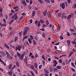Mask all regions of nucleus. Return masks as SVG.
I'll list each match as a JSON object with an SVG mask.
<instances>
[{"mask_svg":"<svg viewBox=\"0 0 76 76\" xmlns=\"http://www.w3.org/2000/svg\"><path fill=\"white\" fill-rule=\"evenodd\" d=\"M30 67L31 69H32V70H35V68H34V66L31 65L30 66Z\"/></svg>","mask_w":76,"mask_h":76,"instance_id":"412c9836","label":"nucleus"},{"mask_svg":"<svg viewBox=\"0 0 76 76\" xmlns=\"http://www.w3.org/2000/svg\"><path fill=\"white\" fill-rule=\"evenodd\" d=\"M28 61V58L27 57H26L24 59V62H26Z\"/></svg>","mask_w":76,"mask_h":76,"instance_id":"a878e982","label":"nucleus"},{"mask_svg":"<svg viewBox=\"0 0 76 76\" xmlns=\"http://www.w3.org/2000/svg\"><path fill=\"white\" fill-rule=\"evenodd\" d=\"M66 42L68 45H70V40H67L66 41Z\"/></svg>","mask_w":76,"mask_h":76,"instance_id":"473e14b6","label":"nucleus"},{"mask_svg":"<svg viewBox=\"0 0 76 76\" xmlns=\"http://www.w3.org/2000/svg\"><path fill=\"white\" fill-rule=\"evenodd\" d=\"M22 4H24L25 6H26V5H27V4L26 3V2H25V1L24 0L23 1H22Z\"/></svg>","mask_w":76,"mask_h":76,"instance_id":"6e6552de","label":"nucleus"},{"mask_svg":"<svg viewBox=\"0 0 76 76\" xmlns=\"http://www.w3.org/2000/svg\"><path fill=\"white\" fill-rule=\"evenodd\" d=\"M73 51V52H74V53H75V52H76V49L74 48L73 50H72Z\"/></svg>","mask_w":76,"mask_h":76,"instance_id":"680f3d73","label":"nucleus"},{"mask_svg":"<svg viewBox=\"0 0 76 76\" xmlns=\"http://www.w3.org/2000/svg\"><path fill=\"white\" fill-rule=\"evenodd\" d=\"M21 15L25 16V13H23L21 14Z\"/></svg>","mask_w":76,"mask_h":76,"instance_id":"774afa93","label":"nucleus"},{"mask_svg":"<svg viewBox=\"0 0 76 76\" xmlns=\"http://www.w3.org/2000/svg\"><path fill=\"white\" fill-rule=\"evenodd\" d=\"M45 61L43 60L42 61V64L44 66H45Z\"/></svg>","mask_w":76,"mask_h":76,"instance_id":"6e6d98bb","label":"nucleus"},{"mask_svg":"<svg viewBox=\"0 0 76 76\" xmlns=\"http://www.w3.org/2000/svg\"><path fill=\"white\" fill-rule=\"evenodd\" d=\"M71 65L73 67H74L75 68H76V66L75 65V64L73 62H71Z\"/></svg>","mask_w":76,"mask_h":76,"instance_id":"aec40b11","label":"nucleus"},{"mask_svg":"<svg viewBox=\"0 0 76 76\" xmlns=\"http://www.w3.org/2000/svg\"><path fill=\"white\" fill-rule=\"evenodd\" d=\"M17 55L18 56V57H20V55H21V54H20V53H19V52H17Z\"/></svg>","mask_w":76,"mask_h":76,"instance_id":"c9c22d12","label":"nucleus"},{"mask_svg":"<svg viewBox=\"0 0 76 76\" xmlns=\"http://www.w3.org/2000/svg\"><path fill=\"white\" fill-rule=\"evenodd\" d=\"M42 65H39V69H42Z\"/></svg>","mask_w":76,"mask_h":76,"instance_id":"a19ab883","label":"nucleus"},{"mask_svg":"<svg viewBox=\"0 0 76 76\" xmlns=\"http://www.w3.org/2000/svg\"><path fill=\"white\" fill-rule=\"evenodd\" d=\"M12 67V64H10L9 66V69H10Z\"/></svg>","mask_w":76,"mask_h":76,"instance_id":"bb28decb","label":"nucleus"},{"mask_svg":"<svg viewBox=\"0 0 76 76\" xmlns=\"http://www.w3.org/2000/svg\"><path fill=\"white\" fill-rule=\"evenodd\" d=\"M25 55V54L24 53H23L22 55H21L20 56L19 58L20 60H23V57H24V56Z\"/></svg>","mask_w":76,"mask_h":76,"instance_id":"20e7f679","label":"nucleus"},{"mask_svg":"<svg viewBox=\"0 0 76 76\" xmlns=\"http://www.w3.org/2000/svg\"><path fill=\"white\" fill-rule=\"evenodd\" d=\"M40 25H41V23H40V21H39L37 23V26L39 27L40 26Z\"/></svg>","mask_w":76,"mask_h":76,"instance_id":"f704fd0d","label":"nucleus"},{"mask_svg":"<svg viewBox=\"0 0 76 76\" xmlns=\"http://www.w3.org/2000/svg\"><path fill=\"white\" fill-rule=\"evenodd\" d=\"M43 28H45L47 27V25H45V24H43Z\"/></svg>","mask_w":76,"mask_h":76,"instance_id":"e2e57ef3","label":"nucleus"},{"mask_svg":"<svg viewBox=\"0 0 76 76\" xmlns=\"http://www.w3.org/2000/svg\"><path fill=\"white\" fill-rule=\"evenodd\" d=\"M44 72L46 74H48V70H47V69H44Z\"/></svg>","mask_w":76,"mask_h":76,"instance_id":"9d476101","label":"nucleus"},{"mask_svg":"<svg viewBox=\"0 0 76 76\" xmlns=\"http://www.w3.org/2000/svg\"><path fill=\"white\" fill-rule=\"evenodd\" d=\"M11 18H12V19H13V18H15V20H17V18H18V17L17 16V14H15L14 15H13L11 17Z\"/></svg>","mask_w":76,"mask_h":76,"instance_id":"f03ea898","label":"nucleus"},{"mask_svg":"<svg viewBox=\"0 0 76 76\" xmlns=\"http://www.w3.org/2000/svg\"><path fill=\"white\" fill-rule=\"evenodd\" d=\"M15 67H16V65H14L12 68L11 70H13V69H15Z\"/></svg>","mask_w":76,"mask_h":76,"instance_id":"4d7b16f0","label":"nucleus"},{"mask_svg":"<svg viewBox=\"0 0 76 76\" xmlns=\"http://www.w3.org/2000/svg\"><path fill=\"white\" fill-rule=\"evenodd\" d=\"M72 18V15H69L67 16V19L69 20V19H70Z\"/></svg>","mask_w":76,"mask_h":76,"instance_id":"2eb2a0df","label":"nucleus"},{"mask_svg":"<svg viewBox=\"0 0 76 76\" xmlns=\"http://www.w3.org/2000/svg\"><path fill=\"white\" fill-rule=\"evenodd\" d=\"M71 42L72 44H76V42L74 41H72Z\"/></svg>","mask_w":76,"mask_h":76,"instance_id":"8fccbe9b","label":"nucleus"},{"mask_svg":"<svg viewBox=\"0 0 76 76\" xmlns=\"http://www.w3.org/2000/svg\"><path fill=\"white\" fill-rule=\"evenodd\" d=\"M38 23V21L37 20H36L35 21V24L36 25H37V23Z\"/></svg>","mask_w":76,"mask_h":76,"instance_id":"864d4df0","label":"nucleus"},{"mask_svg":"<svg viewBox=\"0 0 76 76\" xmlns=\"http://www.w3.org/2000/svg\"><path fill=\"white\" fill-rule=\"evenodd\" d=\"M48 60L49 61H51V59L50 58H48Z\"/></svg>","mask_w":76,"mask_h":76,"instance_id":"338daca9","label":"nucleus"},{"mask_svg":"<svg viewBox=\"0 0 76 76\" xmlns=\"http://www.w3.org/2000/svg\"><path fill=\"white\" fill-rule=\"evenodd\" d=\"M30 38H31V39H32V40L34 39V37H33V36L31 35L30 36Z\"/></svg>","mask_w":76,"mask_h":76,"instance_id":"3c124183","label":"nucleus"},{"mask_svg":"<svg viewBox=\"0 0 76 76\" xmlns=\"http://www.w3.org/2000/svg\"><path fill=\"white\" fill-rule=\"evenodd\" d=\"M12 72H13V71L12 70H11L10 71L8 72V73L10 75V76H12Z\"/></svg>","mask_w":76,"mask_h":76,"instance_id":"423d86ee","label":"nucleus"},{"mask_svg":"<svg viewBox=\"0 0 76 76\" xmlns=\"http://www.w3.org/2000/svg\"><path fill=\"white\" fill-rule=\"evenodd\" d=\"M18 37H15L14 41L15 42H16V41L18 40Z\"/></svg>","mask_w":76,"mask_h":76,"instance_id":"cd10ccee","label":"nucleus"},{"mask_svg":"<svg viewBox=\"0 0 76 76\" xmlns=\"http://www.w3.org/2000/svg\"><path fill=\"white\" fill-rule=\"evenodd\" d=\"M59 38H60V39H63L64 38H63V37H62V36H60L59 37Z\"/></svg>","mask_w":76,"mask_h":76,"instance_id":"de8ad7c7","label":"nucleus"},{"mask_svg":"<svg viewBox=\"0 0 76 76\" xmlns=\"http://www.w3.org/2000/svg\"><path fill=\"white\" fill-rule=\"evenodd\" d=\"M59 62L60 63H62V62H63V61H62V60L61 59H59Z\"/></svg>","mask_w":76,"mask_h":76,"instance_id":"09e8293b","label":"nucleus"},{"mask_svg":"<svg viewBox=\"0 0 76 76\" xmlns=\"http://www.w3.org/2000/svg\"><path fill=\"white\" fill-rule=\"evenodd\" d=\"M37 38H38V37H37V36H36L35 37V39L37 41H38V39Z\"/></svg>","mask_w":76,"mask_h":76,"instance_id":"5fc2aeb1","label":"nucleus"},{"mask_svg":"<svg viewBox=\"0 0 76 76\" xmlns=\"http://www.w3.org/2000/svg\"><path fill=\"white\" fill-rule=\"evenodd\" d=\"M14 21V19H13L12 20H11V21L9 23V24L10 25H11L12 23V22H13Z\"/></svg>","mask_w":76,"mask_h":76,"instance_id":"79ce46f5","label":"nucleus"},{"mask_svg":"<svg viewBox=\"0 0 76 76\" xmlns=\"http://www.w3.org/2000/svg\"><path fill=\"white\" fill-rule=\"evenodd\" d=\"M60 6L61 7L62 9H64V8H65V4L63 2L62 4H60Z\"/></svg>","mask_w":76,"mask_h":76,"instance_id":"7ed1b4c3","label":"nucleus"},{"mask_svg":"<svg viewBox=\"0 0 76 76\" xmlns=\"http://www.w3.org/2000/svg\"><path fill=\"white\" fill-rule=\"evenodd\" d=\"M33 43L34 45H36L37 44V42H35V41L34 40H33Z\"/></svg>","mask_w":76,"mask_h":76,"instance_id":"c85d7f7f","label":"nucleus"},{"mask_svg":"<svg viewBox=\"0 0 76 76\" xmlns=\"http://www.w3.org/2000/svg\"><path fill=\"white\" fill-rule=\"evenodd\" d=\"M0 25L1 28H2V26L5 27L7 26V24H6V23L2 24L1 23H0Z\"/></svg>","mask_w":76,"mask_h":76,"instance_id":"39448f33","label":"nucleus"},{"mask_svg":"<svg viewBox=\"0 0 76 76\" xmlns=\"http://www.w3.org/2000/svg\"><path fill=\"white\" fill-rule=\"evenodd\" d=\"M22 33H23V32L22 31H20V32L19 33V35L20 37H22Z\"/></svg>","mask_w":76,"mask_h":76,"instance_id":"72a5a7b5","label":"nucleus"},{"mask_svg":"<svg viewBox=\"0 0 76 76\" xmlns=\"http://www.w3.org/2000/svg\"><path fill=\"white\" fill-rule=\"evenodd\" d=\"M3 11V9L1 7H0V12L2 13Z\"/></svg>","mask_w":76,"mask_h":76,"instance_id":"37998d69","label":"nucleus"},{"mask_svg":"<svg viewBox=\"0 0 76 76\" xmlns=\"http://www.w3.org/2000/svg\"><path fill=\"white\" fill-rule=\"evenodd\" d=\"M42 35L43 38H45V34L44 32L43 33Z\"/></svg>","mask_w":76,"mask_h":76,"instance_id":"7c9ffc66","label":"nucleus"},{"mask_svg":"<svg viewBox=\"0 0 76 76\" xmlns=\"http://www.w3.org/2000/svg\"><path fill=\"white\" fill-rule=\"evenodd\" d=\"M42 57V58H43L44 60H45V56H44V55H43Z\"/></svg>","mask_w":76,"mask_h":76,"instance_id":"58836bf2","label":"nucleus"},{"mask_svg":"<svg viewBox=\"0 0 76 76\" xmlns=\"http://www.w3.org/2000/svg\"><path fill=\"white\" fill-rule=\"evenodd\" d=\"M13 42H14V40H13V39L11 40L10 41V44H12Z\"/></svg>","mask_w":76,"mask_h":76,"instance_id":"13d9d810","label":"nucleus"},{"mask_svg":"<svg viewBox=\"0 0 76 76\" xmlns=\"http://www.w3.org/2000/svg\"><path fill=\"white\" fill-rule=\"evenodd\" d=\"M55 53H56L57 54H60L61 53V51L60 50H56Z\"/></svg>","mask_w":76,"mask_h":76,"instance_id":"4468645a","label":"nucleus"},{"mask_svg":"<svg viewBox=\"0 0 76 76\" xmlns=\"http://www.w3.org/2000/svg\"><path fill=\"white\" fill-rule=\"evenodd\" d=\"M32 16L33 17H34V16H35V11H32Z\"/></svg>","mask_w":76,"mask_h":76,"instance_id":"6ab92c4d","label":"nucleus"},{"mask_svg":"<svg viewBox=\"0 0 76 76\" xmlns=\"http://www.w3.org/2000/svg\"><path fill=\"white\" fill-rule=\"evenodd\" d=\"M39 22L41 23H44L45 21L43 20H40Z\"/></svg>","mask_w":76,"mask_h":76,"instance_id":"c756f323","label":"nucleus"},{"mask_svg":"<svg viewBox=\"0 0 76 76\" xmlns=\"http://www.w3.org/2000/svg\"><path fill=\"white\" fill-rule=\"evenodd\" d=\"M28 37L27 36H25L23 39V40H24V39H27V37Z\"/></svg>","mask_w":76,"mask_h":76,"instance_id":"a18cd8bd","label":"nucleus"},{"mask_svg":"<svg viewBox=\"0 0 76 76\" xmlns=\"http://www.w3.org/2000/svg\"><path fill=\"white\" fill-rule=\"evenodd\" d=\"M43 14L44 16H47V10H45L43 12Z\"/></svg>","mask_w":76,"mask_h":76,"instance_id":"0eeeda50","label":"nucleus"},{"mask_svg":"<svg viewBox=\"0 0 76 76\" xmlns=\"http://www.w3.org/2000/svg\"><path fill=\"white\" fill-rule=\"evenodd\" d=\"M72 54H73V51H72L69 53V57H71V56H72Z\"/></svg>","mask_w":76,"mask_h":76,"instance_id":"9b49d317","label":"nucleus"},{"mask_svg":"<svg viewBox=\"0 0 76 76\" xmlns=\"http://www.w3.org/2000/svg\"><path fill=\"white\" fill-rule=\"evenodd\" d=\"M73 8V9H76V3L74 5Z\"/></svg>","mask_w":76,"mask_h":76,"instance_id":"603ef678","label":"nucleus"},{"mask_svg":"<svg viewBox=\"0 0 76 76\" xmlns=\"http://www.w3.org/2000/svg\"><path fill=\"white\" fill-rule=\"evenodd\" d=\"M66 35H67L68 37H70V34L69 32H67L66 33Z\"/></svg>","mask_w":76,"mask_h":76,"instance_id":"4c0bfd02","label":"nucleus"},{"mask_svg":"<svg viewBox=\"0 0 76 76\" xmlns=\"http://www.w3.org/2000/svg\"><path fill=\"white\" fill-rule=\"evenodd\" d=\"M56 68L57 69H61V66H56Z\"/></svg>","mask_w":76,"mask_h":76,"instance_id":"4be33fe9","label":"nucleus"},{"mask_svg":"<svg viewBox=\"0 0 76 76\" xmlns=\"http://www.w3.org/2000/svg\"><path fill=\"white\" fill-rule=\"evenodd\" d=\"M39 2L41 3V4H42L43 3V0H38Z\"/></svg>","mask_w":76,"mask_h":76,"instance_id":"2f4dec72","label":"nucleus"},{"mask_svg":"<svg viewBox=\"0 0 76 76\" xmlns=\"http://www.w3.org/2000/svg\"><path fill=\"white\" fill-rule=\"evenodd\" d=\"M46 1L48 3H50V0H46Z\"/></svg>","mask_w":76,"mask_h":76,"instance_id":"bf43d9fd","label":"nucleus"},{"mask_svg":"<svg viewBox=\"0 0 76 76\" xmlns=\"http://www.w3.org/2000/svg\"><path fill=\"white\" fill-rule=\"evenodd\" d=\"M12 48L15 49V51H18V50L19 51H20L21 48H22V46L21 45H19L18 47L16 46L15 48V46H12Z\"/></svg>","mask_w":76,"mask_h":76,"instance_id":"f257e3e1","label":"nucleus"},{"mask_svg":"<svg viewBox=\"0 0 76 76\" xmlns=\"http://www.w3.org/2000/svg\"><path fill=\"white\" fill-rule=\"evenodd\" d=\"M49 71L50 72H54V70H53V68L52 67H51L49 69Z\"/></svg>","mask_w":76,"mask_h":76,"instance_id":"f3484780","label":"nucleus"},{"mask_svg":"<svg viewBox=\"0 0 76 76\" xmlns=\"http://www.w3.org/2000/svg\"><path fill=\"white\" fill-rule=\"evenodd\" d=\"M0 53H1V54H3L4 56H6V53H5V52H0Z\"/></svg>","mask_w":76,"mask_h":76,"instance_id":"393cba45","label":"nucleus"},{"mask_svg":"<svg viewBox=\"0 0 76 76\" xmlns=\"http://www.w3.org/2000/svg\"><path fill=\"white\" fill-rule=\"evenodd\" d=\"M33 21H32V19H31L30 20V23H32Z\"/></svg>","mask_w":76,"mask_h":76,"instance_id":"69168bd1","label":"nucleus"},{"mask_svg":"<svg viewBox=\"0 0 76 76\" xmlns=\"http://www.w3.org/2000/svg\"><path fill=\"white\" fill-rule=\"evenodd\" d=\"M38 8L37 7H35L34 8L35 10H38Z\"/></svg>","mask_w":76,"mask_h":76,"instance_id":"0e129e2a","label":"nucleus"},{"mask_svg":"<svg viewBox=\"0 0 76 76\" xmlns=\"http://www.w3.org/2000/svg\"><path fill=\"white\" fill-rule=\"evenodd\" d=\"M48 16L49 18H50L51 17V14L50 13V12H47Z\"/></svg>","mask_w":76,"mask_h":76,"instance_id":"ddd939ff","label":"nucleus"},{"mask_svg":"<svg viewBox=\"0 0 76 76\" xmlns=\"http://www.w3.org/2000/svg\"><path fill=\"white\" fill-rule=\"evenodd\" d=\"M11 35H13L15 34V31L14 30H12L11 32Z\"/></svg>","mask_w":76,"mask_h":76,"instance_id":"ea45409f","label":"nucleus"},{"mask_svg":"<svg viewBox=\"0 0 76 76\" xmlns=\"http://www.w3.org/2000/svg\"><path fill=\"white\" fill-rule=\"evenodd\" d=\"M29 28L28 27H26L25 29V31H26V32H28L29 31Z\"/></svg>","mask_w":76,"mask_h":76,"instance_id":"a211bd4d","label":"nucleus"},{"mask_svg":"<svg viewBox=\"0 0 76 76\" xmlns=\"http://www.w3.org/2000/svg\"><path fill=\"white\" fill-rule=\"evenodd\" d=\"M4 46L6 48H7L8 49H9V46H8L7 45V44L6 43H5L4 44Z\"/></svg>","mask_w":76,"mask_h":76,"instance_id":"f8f14e48","label":"nucleus"},{"mask_svg":"<svg viewBox=\"0 0 76 76\" xmlns=\"http://www.w3.org/2000/svg\"><path fill=\"white\" fill-rule=\"evenodd\" d=\"M70 31H71V32H74L75 31V30L73 29H70Z\"/></svg>","mask_w":76,"mask_h":76,"instance_id":"c03bdc74","label":"nucleus"},{"mask_svg":"<svg viewBox=\"0 0 76 76\" xmlns=\"http://www.w3.org/2000/svg\"><path fill=\"white\" fill-rule=\"evenodd\" d=\"M23 34L24 35V36L26 35L27 34V31H25H25H23Z\"/></svg>","mask_w":76,"mask_h":76,"instance_id":"b1692460","label":"nucleus"},{"mask_svg":"<svg viewBox=\"0 0 76 76\" xmlns=\"http://www.w3.org/2000/svg\"><path fill=\"white\" fill-rule=\"evenodd\" d=\"M34 66L35 68H36L37 69V67H38V65L37 64V63L34 64Z\"/></svg>","mask_w":76,"mask_h":76,"instance_id":"dca6fc26","label":"nucleus"},{"mask_svg":"<svg viewBox=\"0 0 76 76\" xmlns=\"http://www.w3.org/2000/svg\"><path fill=\"white\" fill-rule=\"evenodd\" d=\"M16 64L17 67H19V62L18 61L16 62Z\"/></svg>","mask_w":76,"mask_h":76,"instance_id":"5701e85b","label":"nucleus"},{"mask_svg":"<svg viewBox=\"0 0 76 76\" xmlns=\"http://www.w3.org/2000/svg\"><path fill=\"white\" fill-rule=\"evenodd\" d=\"M66 65V63L64 62H63L62 63V66H64Z\"/></svg>","mask_w":76,"mask_h":76,"instance_id":"052dcab7","label":"nucleus"},{"mask_svg":"<svg viewBox=\"0 0 76 76\" xmlns=\"http://www.w3.org/2000/svg\"><path fill=\"white\" fill-rule=\"evenodd\" d=\"M61 13H59L58 14V17H59V18H60V17H61Z\"/></svg>","mask_w":76,"mask_h":76,"instance_id":"49530a36","label":"nucleus"},{"mask_svg":"<svg viewBox=\"0 0 76 76\" xmlns=\"http://www.w3.org/2000/svg\"><path fill=\"white\" fill-rule=\"evenodd\" d=\"M5 53L7 55V57H9L10 56V54H9V53L7 52V50L5 51Z\"/></svg>","mask_w":76,"mask_h":76,"instance_id":"1a4fd4ad","label":"nucleus"},{"mask_svg":"<svg viewBox=\"0 0 76 76\" xmlns=\"http://www.w3.org/2000/svg\"><path fill=\"white\" fill-rule=\"evenodd\" d=\"M60 28H61V26H60V25H58V31H60Z\"/></svg>","mask_w":76,"mask_h":76,"instance_id":"e433bc0d","label":"nucleus"}]
</instances>
